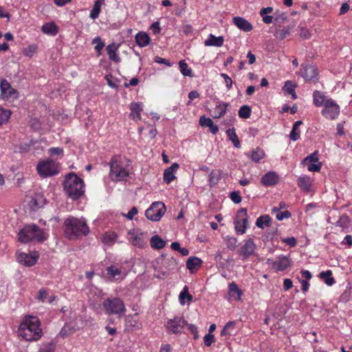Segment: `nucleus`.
I'll return each instance as SVG.
<instances>
[{
	"instance_id": "24",
	"label": "nucleus",
	"mask_w": 352,
	"mask_h": 352,
	"mask_svg": "<svg viewBox=\"0 0 352 352\" xmlns=\"http://www.w3.org/2000/svg\"><path fill=\"white\" fill-rule=\"evenodd\" d=\"M278 181V175L273 171L265 174L261 178V183L265 186H270L276 184Z\"/></svg>"
},
{
	"instance_id": "21",
	"label": "nucleus",
	"mask_w": 352,
	"mask_h": 352,
	"mask_svg": "<svg viewBox=\"0 0 352 352\" xmlns=\"http://www.w3.org/2000/svg\"><path fill=\"white\" fill-rule=\"evenodd\" d=\"M228 295L230 299L240 301L243 295L242 290L240 289L234 282H232L228 285Z\"/></svg>"
},
{
	"instance_id": "49",
	"label": "nucleus",
	"mask_w": 352,
	"mask_h": 352,
	"mask_svg": "<svg viewBox=\"0 0 352 352\" xmlns=\"http://www.w3.org/2000/svg\"><path fill=\"white\" fill-rule=\"evenodd\" d=\"M37 50L36 45H31L23 49V54L28 57H32Z\"/></svg>"
},
{
	"instance_id": "13",
	"label": "nucleus",
	"mask_w": 352,
	"mask_h": 352,
	"mask_svg": "<svg viewBox=\"0 0 352 352\" xmlns=\"http://www.w3.org/2000/svg\"><path fill=\"white\" fill-rule=\"evenodd\" d=\"M1 95L4 100L12 102L18 98L17 91L12 88L10 84L5 79L0 82Z\"/></svg>"
},
{
	"instance_id": "46",
	"label": "nucleus",
	"mask_w": 352,
	"mask_h": 352,
	"mask_svg": "<svg viewBox=\"0 0 352 352\" xmlns=\"http://www.w3.org/2000/svg\"><path fill=\"white\" fill-rule=\"evenodd\" d=\"M92 43L96 44L94 49L97 52L98 54L100 55L101 51L104 47V43L102 41L100 37L97 36L92 40Z\"/></svg>"
},
{
	"instance_id": "45",
	"label": "nucleus",
	"mask_w": 352,
	"mask_h": 352,
	"mask_svg": "<svg viewBox=\"0 0 352 352\" xmlns=\"http://www.w3.org/2000/svg\"><path fill=\"white\" fill-rule=\"evenodd\" d=\"M251 109L248 105H243L239 110V116L243 119L249 118L251 116Z\"/></svg>"
},
{
	"instance_id": "36",
	"label": "nucleus",
	"mask_w": 352,
	"mask_h": 352,
	"mask_svg": "<svg viewBox=\"0 0 352 352\" xmlns=\"http://www.w3.org/2000/svg\"><path fill=\"white\" fill-rule=\"evenodd\" d=\"M320 278L328 285L332 286L335 283V280L332 276L331 270L322 272L320 273Z\"/></svg>"
},
{
	"instance_id": "15",
	"label": "nucleus",
	"mask_w": 352,
	"mask_h": 352,
	"mask_svg": "<svg viewBox=\"0 0 352 352\" xmlns=\"http://www.w3.org/2000/svg\"><path fill=\"white\" fill-rule=\"evenodd\" d=\"M38 258V254L36 252H32L30 254L19 252L17 255L18 261L25 266L34 265Z\"/></svg>"
},
{
	"instance_id": "51",
	"label": "nucleus",
	"mask_w": 352,
	"mask_h": 352,
	"mask_svg": "<svg viewBox=\"0 0 352 352\" xmlns=\"http://www.w3.org/2000/svg\"><path fill=\"white\" fill-rule=\"evenodd\" d=\"M318 160V151H315L313 153L308 155L307 157H305L303 162L305 163H314L319 162Z\"/></svg>"
},
{
	"instance_id": "2",
	"label": "nucleus",
	"mask_w": 352,
	"mask_h": 352,
	"mask_svg": "<svg viewBox=\"0 0 352 352\" xmlns=\"http://www.w3.org/2000/svg\"><path fill=\"white\" fill-rule=\"evenodd\" d=\"M109 176L113 181L125 180L129 175L130 161L120 156L112 157L109 162Z\"/></svg>"
},
{
	"instance_id": "10",
	"label": "nucleus",
	"mask_w": 352,
	"mask_h": 352,
	"mask_svg": "<svg viewBox=\"0 0 352 352\" xmlns=\"http://www.w3.org/2000/svg\"><path fill=\"white\" fill-rule=\"evenodd\" d=\"M340 112V106L332 98L327 101L321 111L322 115L328 120L336 119Z\"/></svg>"
},
{
	"instance_id": "35",
	"label": "nucleus",
	"mask_w": 352,
	"mask_h": 352,
	"mask_svg": "<svg viewBox=\"0 0 352 352\" xmlns=\"http://www.w3.org/2000/svg\"><path fill=\"white\" fill-rule=\"evenodd\" d=\"M271 224V218L269 215L265 214L259 217L256 221V226L259 228L263 229L265 227H269Z\"/></svg>"
},
{
	"instance_id": "28",
	"label": "nucleus",
	"mask_w": 352,
	"mask_h": 352,
	"mask_svg": "<svg viewBox=\"0 0 352 352\" xmlns=\"http://www.w3.org/2000/svg\"><path fill=\"white\" fill-rule=\"evenodd\" d=\"M102 299V292L95 288L89 296V302L90 306L95 307L98 305Z\"/></svg>"
},
{
	"instance_id": "25",
	"label": "nucleus",
	"mask_w": 352,
	"mask_h": 352,
	"mask_svg": "<svg viewBox=\"0 0 352 352\" xmlns=\"http://www.w3.org/2000/svg\"><path fill=\"white\" fill-rule=\"evenodd\" d=\"M228 105V103L222 101H217L214 109L213 117L214 118H222L226 114Z\"/></svg>"
},
{
	"instance_id": "19",
	"label": "nucleus",
	"mask_w": 352,
	"mask_h": 352,
	"mask_svg": "<svg viewBox=\"0 0 352 352\" xmlns=\"http://www.w3.org/2000/svg\"><path fill=\"white\" fill-rule=\"evenodd\" d=\"M179 168L177 163L173 164L170 167L166 168L164 172L163 179L166 184L171 183L175 178V173Z\"/></svg>"
},
{
	"instance_id": "43",
	"label": "nucleus",
	"mask_w": 352,
	"mask_h": 352,
	"mask_svg": "<svg viewBox=\"0 0 352 352\" xmlns=\"http://www.w3.org/2000/svg\"><path fill=\"white\" fill-rule=\"evenodd\" d=\"M350 219L346 215H342L336 223V226L342 228L343 230H348L349 227Z\"/></svg>"
},
{
	"instance_id": "62",
	"label": "nucleus",
	"mask_w": 352,
	"mask_h": 352,
	"mask_svg": "<svg viewBox=\"0 0 352 352\" xmlns=\"http://www.w3.org/2000/svg\"><path fill=\"white\" fill-rule=\"evenodd\" d=\"M220 76L224 79L226 87L228 89H230L232 86V80L226 74H221Z\"/></svg>"
},
{
	"instance_id": "59",
	"label": "nucleus",
	"mask_w": 352,
	"mask_h": 352,
	"mask_svg": "<svg viewBox=\"0 0 352 352\" xmlns=\"http://www.w3.org/2000/svg\"><path fill=\"white\" fill-rule=\"evenodd\" d=\"M282 241L289 247H294L297 244V241L294 236L282 239Z\"/></svg>"
},
{
	"instance_id": "23",
	"label": "nucleus",
	"mask_w": 352,
	"mask_h": 352,
	"mask_svg": "<svg viewBox=\"0 0 352 352\" xmlns=\"http://www.w3.org/2000/svg\"><path fill=\"white\" fill-rule=\"evenodd\" d=\"M233 23L239 29L244 32H250L253 28L252 24L249 21L241 16L234 17Z\"/></svg>"
},
{
	"instance_id": "14",
	"label": "nucleus",
	"mask_w": 352,
	"mask_h": 352,
	"mask_svg": "<svg viewBox=\"0 0 352 352\" xmlns=\"http://www.w3.org/2000/svg\"><path fill=\"white\" fill-rule=\"evenodd\" d=\"M129 241L134 246L143 248L146 245V234L140 230H131L128 233Z\"/></svg>"
},
{
	"instance_id": "50",
	"label": "nucleus",
	"mask_w": 352,
	"mask_h": 352,
	"mask_svg": "<svg viewBox=\"0 0 352 352\" xmlns=\"http://www.w3.org/2000/svg\"><path fill=\"white\" fill-rule=\"evenodd\" d=\"M55 344L52 342L42 344L39 349V352H54Z\"/></svg>"
},
{
	"instance_id": "63",
	"label": "nucleus",
	"mask_w": 352,
	"mask_h": 352,
	"mask_svg": "<svg viewBox=\"0 0 352 352\" xmlns=\"http://www.w3.org/2000/svg\"><path fill=\"white\" fill-rule=\"evenodd\" d=\"M230 199L234 204H239L241 202V197L236 191H233L230 193Z\"/></svg>"
},
{
	"instance_id": "12",
	"label": "nucleus",
	"mask_w": 352,
	"mask_h": 352,
	"mask_svg": "<svg viewBox=\"0 0 352 352\" xmlns=\"http://www.w3.org/2000/svg\"><path fill=\"white\" fill-rule=\"evenodd\" d=\"M187 326V322L183 317H175L168 320L166 327L169 333L174 334L182 333Z\"/></svg>"
},
{
	"instance_id": "44",
	"label": "nucleus",
	"mask_w": 352,
	"mask_h": 352,
	"mask_svg": "<svg viewBox=\"0 0 352 352\" xmlns=\"http://www.w3.org/2000/svg\"><path fill=\"white\" fill-rule=\"evenodd\" d=\"M12 112L10 110L4 109L0 107V125L7 122L10 118Z\"/></svg>"
},
{
	"instance_id": "8",
	"label": "nucleus",
	"mask_w": 352,
	"mask_h": 352,
	"mask_svg": "<svg viewBox=\"0 0 352 352\" xmlns=\"http://www.w3.org/2000/svg\"><path fill=\"white\" fill-rule=\"evenodd\" d=\"M166 210V206L164 203L155 201L145 211V215L151 221H158L165 214Z\"/></svg>"
},
{
	"instance_id": "64",
	"label": "nucleus",
	"mask_w": 352,
	"mask_h": 352,
	"mask_svg": "<svg viewBox=\"0 0 352 352\" xmlns=\"http://www.w3.org/2000/svg\"><path fill=\"white\" fill-rule=\"evenodd\" d=\"M116 234L114 233L105 234L103 236V241L104 243L113 242L116 240Z\"/></svg>"
},
{
	"instance_id": "53",
	"label": "nucleus",
	"mask_w": 352,
	"mask_h": 352,
	"mask_svg": "<svg viewBox=\"0 0 352 352\" xmlns=\"http://www.w3.org/2000/svg\"><path fill=\"white\" fill-rule=\"evenodd\" d=\"M300 131L299 128H297L296 126H292V129L289 135L290 139L293 141H296L300 138Z\"/></svg>"
},
{
	"instance_id": "60",
	"label": "nucleus",
	"mask_w": 352,
	"mask_h": 352,
	"mask_svg": "<svg viewBox=\"0 0 352 352\" xmlns=\"http://www.w3.org/2000/svg\"><path fill=\"white\" fill-rule=\"evenodd\" d=\"M43 199L41 196H38L37 198H34L32 199L31 203L32 204L31 205L32 207H34V209L36 208H38L42 206Z\"/></svg>"
},
{
	"instance_id": "30",
	"label": "nucleus",
	"mask_w": 352,
	"mask_h": 352,
	"mask_svg": "<svg viewBox=\"0 0 352 352\" xmlns=\"http://www.w3.org/2000/svg\"><path fill=\"white\" fill-rule=\"evenodd\" d=\"M247 156L249 157L253 162H258L264 157L265 152L260 148H256L247 153Z\"/></svg>"
},
{
	"instance_id": "7",
	"label": "nucleus",
	"mask_w": 352,
	"mask_h": 352,
	"mask_svg": "<svg viewBox=\"0 0 352 352\" xmlns=\"http://www.w3.org/2000/svg\"><path fill=\"white\" fill-rule=\"evenodd\" d=\"M103 306L109 314L122 316L126 311L123 301L118 298L106 299L103 302Z\"/></svg>"
},
{
	"instance_id": "40",
	"label": "nucleus",
	"mask_w": 352,
	"mask_h": 352,
	"mask_svg": "<svg viewBox=\"0 0 352 352\" xmlns=\"http://www.w3.org/2000/svg\"><path fill=\"white\" fill-rule=\"evenodd\" d=\"M179 70H180L181 73L184 76H189V77L193 76V74H192V71L191 68H190L188 67V64L184 60H180L179 62Z\"/></svg>"
},
{
	"instance_id": "11",
	"label": "nucleus",
	"mask_w": 352,
	"mask_h": 352,
	"mask_svg": "<svg viewBox=\"0 0 352 352\" xmlns=\"http://www.w3.org/2000/svg\"><path fill=\"white\" fill-rule=\"evenodd\" d=\"M236 232L243 234L245 232L248 227V212L245 208L240 209L234 220Z\"/></svg>"
},
{
	"instance_id": "26",
	"label": "nucleus",
	"mask_w": 352,
	"mask_h": 352,
	"mask_svg": "<svg viewBox=\"0 0 352 352\" xmlns=\"http://www.w3.org/2000/svg\"><path fill=\"white\" fill-rule=\"evenodd\" d=\"M223 42L224 39L223 36H215L212 34H210L207 39L205 40L204 45L206 46L221 47L223 45Z\"/></svg>"
},
{
	"instance_id": "54",
	"label": "nucleus",
	"mask_w": 352,
	"mask_h": 352,
	"mask_svg": "<svg viewBox=\"0 0 352 352\" xmlns=\"http://www.w3.org/2000/svg\"><path fill=\"white\" fill-rule=\"evenodd\" d=\"M295 85L289 80L285 82V85L283 87V89L287 94L293 93L294 91Z\"/></svg>"
},
{
	"instance_id": "39",
	"label": "nucleus",
	"mask_w": 352,
	"mask_h": 352,
	"mask_svg": "<svg viewBox=\"0 0 352 352\" xmlns=\"http://www.w3.org/2000/svg\"><path fill=\"white\" fill-rule=\"evenodd\" d=\"M298 185L302 190L309 191L311 185L310 178L308 177H300L298 179Z\"/></svg>"
},
{
	"instance_id": "41",
	"label": "nucleus",
	"mask_w": 352,
	"mask_h": 352,
	"mask_svg": "<svg viewBox=\"0 0 352 352\" xmlns=\"http://www.w3.org/2000/svg\"><path fill=\"white\" fill-rule=\"evenodd\" d=\"M236 322L234 321H230L226 323L221 332L222 336L232 335L235 327Z\"/></svg>"
},
{
	"instance_id": "16",
	"label": "nucleus",
	"mask_w": 352,
	"mask_h": 352,
	"mask_svg": "<svg viewBox=\"0 0 352 352\" xmlns=\"http://www.w3.org/2000/svg\"><path fill=\"white\" fill-rule=\"evenodd\" d=\"M300 74L305 80H312L316 78L318 72L314 65H302Z\"/></svg>"
},
{
	"instance_id": "18",
	"label": "nucleus",
	"mask_w": 352,
	"mask_h": 352,
	"mask_svg": "<svg viewBox=\"0 0 352 352\" xmlns=\"http://www.w3.org/2000/svg\"><path fill=\"white\" fill-rule=\"evenodd\" d=\"M256 245L252 239L247 240L241 248V254L244 259L248 258L252 255L255 251Z\"/></svg>"
},
{
	"instance_id": "4",
	"label": "nucleus",
	"mask_w": 352,
	"mask_h": 352,
	"mask_svg": "<svg viewBox=\"0 0 352 352\" xmlns=\"http://www.w3.org/2000/svg\"><path fill=\"white\" fill-rule=\"evenodd\" d=\"M63 186L66 193L73 199H78L85 192L83 180L74 173L67 175Z\"/></svg>"
},
{
	"instance_id": "55",
	"label": "nucleus",
	"mask_w": 352,
	"mask_h": 352,
	"mask_svg": "<svg viewBox=\"0 0 352 352\" xmlns=\"http://www.w3.org/2000/svg\"><path fill=\"white\" fill-rule=\"evenodd\" d=\"M291 212H289L288 210H285V211H279V212H278L276 214V218L278 220V221H282L285 219H289L290 217H291Z\"/></svg>"
},
{
	"instance_id": "52",
	"label": "nucleus",
	"mask_w": 352,
	"mask_h": 352,
	"mask_svg": "<svg viewBox=\"0 0 352 352\" xmlns=\"http://www.w3.org/2000/svg\"><path fill=\"white\" fill-rule=\"evenodd\" d=\"M307 168L309 171L311 172H318L320 171L322 164L321 162H312V163H307Z\"/></svg>"
},
{
	"instance_id": "33",
	"label": "nucleus",
	"mask_w": 352,
	"mask_h": 352,
	"mask_svg": "<svg viewBox=\"0 0 352 352\" xmlns=\"http://www.w3.org/2000/svg\"><path fill=\"white\" fill-rule=\"evenodd\" d=\"M151 246L153 249L160 250L166 245V242L160 236L155 235L150 240Z\"/></svg>"
},
{
	"instance_id": "61",
	"label": "nucleus",
	"mask_w": 352,
	"mask_h": 352,
	"mask_svg": "<svg viewBox=\"0 0 352 352\" xmlns=\"http://www.w3.org/2000/svg\"><path fill=\"white\" fill-rule=\"evenodd\" d=\"M204 344L210 346L214 342V337L211 333L206 334L204 338Z\"/></svg>"
},
{
	"instance_id": "27",
	"label": "nucleus",
	"mask_w": 352,
	"mask_h": 352,
	"mask_svg": "<svg viewBox=\"0 0 352 352\" xmlns=\"http://www.w3.org/2000/svg\"><path fill=\"white\" fill-rule=\"evenodd\" d=\"M118 49V45H117L115 43H113L107 47V51L110 60L119 63L120 62V58L117 54V51Z\"/></svg>"
},
{
	"instance_id": "6",
	"label": "nucleus",
	"mask_w": 352,
	"mask_h": 352,
	"mask_svg": "<svg viewBox=\"0 0 352 352\" xmlns=\"http://www.w3.org/2000/svg\"><path fill=\"white\" fill-rule=\"evenodd\" d=\"M36 170L42 177H51L58 173V164L52 160H43L38 164Z\"/></svg>"
},
{
	"instance_id": "32",
	"label": "nucleus",
	"mask_w": 352,
	"mask_h": 352,
	"mask_svg": "<svg viewBox=\"0 0 352 352\" xmlns=\"http://www.w3.org/2000/svg\"><path fill=\"white\" fill-rule=\"evenodd\" d=\"M202 263V261L196 256H190L186 261V267L190 271H193L197 267H200Z\"/></svg>"
},
{
	"instance_id": "57",
	"label": "nucleus",
	"mask_w": 352,
	"mask_h": 352,
	"mask_svg": "<svg viewBox=\"0 0 352 352\" xmlns=\"http://www.w3.org/2000/svg\"><path fill=\"white\" fill-rule=\"evenodd\" d=\"M213 121L210 118H206L205 116H202L199 118V124L201 126L208 127Z\"/></svg>"
},
{
	"instance_id": "42",
	"label": "nucleus",
	"mask_w": 352,
	"mask_h": 352,
	"mask_svg": "<svg viewBox=\"0 0 352 352\" xmlns=\"http://www.w3.org/2000/svg\"><path fill=\"white\" fill-rule=\"evenodd\" d=\"M188 287L185 286L183 290L179 294V302L182 305H185V300L187 299L188 301L192 300V296L188 294Z\"/></svg>"
},
{
	"instance_id": "9",
	"label": "nucleus",
	"mask_w": 352,
	"mask_h": 352,
	"mask_svg": "<svg viewBox=\"0 0 352 352\" xmlns=\"http://www.w3.org/2000/svg\"><path fill=\"white\" fill-rule=\"evenodd\" d=\"M267 264L270 265L276 272H282L285 270L292 264V261L288 256L279 255L276 259L268 258Z\"/></svg>"
},
{
	"instance_id": "56",
	"label": "nucleus",
	"mask_w": 352,
	"mask_h": 352,
	"mask_svg": "<svg viewBox=\"0 0 352 352\" xmlns=\"http://www.w3.org/2000/svg\"><path fill=\"white\" fill-rule=\"evenodd\" d=\"M47 297V291L45 289L42 288L38 291L36 299L40 302H44L46 300Z\"/></svg>"
},
{
	"instance_id": "38",
	"label": "nucleus",
	"mask_w": 352,
	"mask_h": 352,
	"mask_svg": "<svg viewBox=\"0 0 352 352\" xmlns=\"http://www.w3.org/2000/svg\"><path fill=\"white\" fill-rule=\"evenodd\" d=\"M41 30L43 33L49 35H56L57 34V28L54 23H47L44 24Z\"/></svg>"
},
{
	"instance_id": "47",
	"label": "nucleus",
	"mask_w": 352,
	"mask_h": 352,
	"mask_svg": "<svg viewBox=\"0 0 352 352\" xmlns=\"http://www.w3.org/2000/svg\"><path fill=\"white\" fill-rule=\"evenodd\" d=\"M108 85L111 88H117L119 85V81L116 78L113 77L111 74H107L104 76Z\"/></svg>"
},
{
	"instance_id": "31",
	"label": "nucleus",
	"mask_w": 352,
	"mask_h": 352,
	"mask_svg": "<svg viewBox=\"0 0 352 352\" xmlns=\"http://www.w3.org/2000/svg\"><path fill=\"white\" fill-rule=\"evenodd\" d=\"M107 274L111 280H120L122 279L121 276V271L114 265H111L107 269Z\"/></svg>"
},
{
	"instance_id": "34",
	"label": "nucleus",
	"mask_w": 352,
	"mask_h": 352,
	"mask_svg": "<svg viewBox=\"0 0 352 352\" xmlns=\"http://www.w3.org/2000/svg\"><path fill=\"white\" fill-rule=\"evenodd\" d=\"M104 0H96L94 3V7L91 10L90 18L96 19L99 16L101 11V6L104 4Z\"/></svg>"
},
{
	"instance_id": "17",
	"label": "nucleus",
	"mask_w": 352,
	"mask_h": 352,
	"mask_svg": "<svg viewBox=\"0 0 352 352\" xmlns=\"http://www.w3.org/2000/svg\"><path fill=\"white\" fill-rule=\"evenodd\" d=\"M125 329L128 331H134L139 329L142 327V324L139 320L137 314L129 315L125 319Z\"/></svg>"
},
{
	"instance_id": "3",
	"label": "nucleus",
	"mask_w": 352,
	"mask_h": 352,
	"mask_svg": "<svg viewBox=\"0 0 352 352\" xmlns=\"http://www.w3.org/2000/svg\"><path fill=\"white\" fill-rule=\"evenodd\" d=\"M65 234L69 239L87 235L89 228L83 219L69 217L65 221Z\"/></svg>"
},
{
	"instance_id": "58",
	"label": "nucleus",
	"mask_w": 352,
	"mask_h": 352,
	"mask_svg": "<svg viewBox=\"0 0 352 352\" xmlns=\"http://www.w3.org/2000/svg\"><path fill=\"white\" fill-rule=\"evenodd\" d=\"M226 244L229 249L234 250L236 247V239L234 237H226Z\"/></svg>"
},
{
	"instance_id": "1",
	"label": "nucleus",
	"mask_w": 352,
	"mask_h": 352,
	"mask_svg": "<svg viewBox=\"0 0 352 352\" xmlns=\"http://www.w3.org/2000/svg\"><path fill=\"white\" fill-rule=\"evenodd\" d=\"M41 325V322L37 317L25 316L19 324L18 334L19 337L26 341H37L43 336Z\"/></svg>"
},
{
	"instance_id": "48",
	"label": "nucleus",
	"mask_w": 352,
	"mask_h": 352,
	"mask_svg": "<svg viewBox=\"0 0 352 352\" xmlns=\"http://www.w3.org/2000/svg\"><path fill=\"white\" fill-rule=\"evenodd\" d=\"M219 178V175L217 172L214 170L211 171L208 177V182L210 186H214L216 185L218 183Z\"/></svg>"
},
{
	"instance_id": "29",
	"label": "nucleus",
	"mask_w": 352,
	"mask_h": 352,
	"mask_svg": "<svg viewBox=\"0 0 352 352\" xmlns=\"http://www.w3.org/2000/svg\"><path fill=\"white\" fill-rule=\"evenodd\" d=\"M135 41L140 47H144L149 44L150 37L146 32H140L135 35Z\"/></svg>"
},
{
	"instance_id": "37",
	"label": "nucleus",
	"mask_w": 352,
	"mask_h": 352,
	"mask_svg": "<svg viewBox=\"0 0 352 352\" xmlns=\"http://www.w3.org/2000/svg\"><path fill=\"white\" fill-rule=\"evenodd\" d=\"M226 134L230 141L236 148H240L241 144L238 136L235 132L234 128L229 129L226 131Z\"/></svg>"
},
{
	"instance_id": "5",
	"label": "nucleus",
	"mask_w": 352,
	"mask_h": 352,
	"mask_svg": "<svg viewBox=\"0 0 352 352\" xmlns=\"http://www.w3.org/2000/svg\"><path fill=\"white\" fill-rule=\"evenodd\" d=\"M19 241L26 243L32 241L42 242L47 239V234L34 224L25 226L18 233Z\"/></svg>"
},
{
	"instance_id": "22",
	"label": "nucleus",
	"mask_w": 352,
	"mask_h": 352,
	"mask_svg": "<svg viewBox=\"0 0 352 352\" xmlns=\"http://www.w3.org/2000/svg\"><path fill=\"white\" fill-rule=\"evenodd\" d=\"M331 99L322 91L316 90L313 93V102L316 107H323Z\"/></svg>"
},
{
	"instance_id": "20",
	"label": "nucleus",
	"mask_w": 352,
	"mask_h": 352,
	"mask_svg": "<svg viewBox=\"0 0 352 352\" xmlns=\"http://www.w3.org/2000/svg\"><path fill=\"white\" fill-rule=\"evenodd\" d=\"M131 113L129 118L135 121L141 120V112L142 111V102H131L129 106Z\"/></svg>"
}]
</instances>
